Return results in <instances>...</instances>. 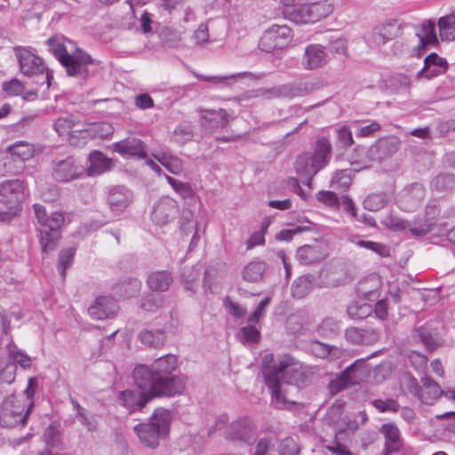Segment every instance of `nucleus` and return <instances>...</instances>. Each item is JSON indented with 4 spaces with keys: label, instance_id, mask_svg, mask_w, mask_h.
<instances>
[{
    "label": "nucleus",
    "instance_id": "nucleus-1",
    "mask_svg": "<svg viewBox=\"0 0 455 455\" xmlns=\"http://www.w3.org/2000/svg\"><path fill=\"white\" fill-rule=\"evenodd\" d=\"M177 368L178 358L172 354L161 356L150 364H136L132 371L136 388L119 393L122 404L132 413L142 411L156 398L182 394L186 383L182 376L174 373Z\"/></svg>",
    "mask_w": 455,
    "mask_h": 455
},
{
    "label": "nucleus",
    "instance_id": "nucleus-2",
    "mask_svg": "<svg viewBox=\"0 0 455 455\" xmlns=\"http://www.w3.org/2000/svg\"><path fill=\"white\" fill-rule=\"evenodd\" d=\"M45 43L49 51L65 68L68 76L85 80L94 76L100 68V61L93 59L83 49L76 47L74 52H68L63 37L53 36Z\"/></svg>",
    "mask_w": 455,
    "mask_h": 455
},
{
    "label": "nucleus",
    "instance_id": "nucleus-3",
    "mask_svg": "<svg viewBox=\"0 0 455 455\" xmlns=\"http://www.w3.org/2000/svg\"><path fill=\"white\" fill-rule=\"evenodd\" d=\"M440 209L435 203L426 206L423 221L411 222L397 216L390 215L386 218L385 223L393 231L408 230L415 237L425 236L430 234L433 236H443V232L450 226L443 218L439 219Z\"/></svg>",
    "mask_w": 455,
    "mask_h": 455
},
{
    "label": "nucleus",
    "instance_id": "nucleus-4",
    "mask_svg": "<svg viewBox=\"0 0 455 455\" xmlns=\"http://www.w3.org/2000/svg\"><path fill=\"white\" fill-rule=\"evenodd\" d=\"M33 210L36 219V236L42 252L47 255L59 245L65 225V214L62 212H53L49 215L45 207L40 204H33Z\"/></svg>",
    "mask_w": 455,
    "mask_h": 455
},
{
    "label": "nucleus",
    "instance_id": "nucleus-5",
    "mask_svg": "<svg viewBox=\"0 0 455 455\" xmlns=\"http://www.w3.org/2000/svg\"><path fill=\"white\" fill-rule=\"evenodd\" d=\"M313 149L312 154L307 152L299 155L294 164L296 172L307 178V185L310 184L313 177L325 168L331 161L332 152L331 138L324 135L317 136Z\"/></svg>",
    "mask_w": 455,
    "mask_h": 455
},
{
    "label": "nucleus",
    "instance_id": "nucleus-6",
    "mask_svg": "<svg viewBox=\"0 0 455 455\" xmlns=\"http://www.w3.org/2000/svg\"><path fill=\"white\" fill-rule=\"evenodd\" d=\"M172 419L171 411L159 407L155 410L148 421L136 425L133 430L142 444L156 449L160 440L169 435Z\"/></svg>",
    "mask_w": 455,
    "mask_h": 455
},
{
    "label": "nucleus",
    "instance_id": "nucleus-7",
    "mask_svg": "<svg viewBox=\"0 0 455 455\" xmlns=\"http://www.w3.org/2000/svg\"><path fill=\"white\" fill-rule=\"evenodd\" d=\"M308 384L309 379L305 371L289 366L285 363L284 367L282 370V374L278 376L277 394L280 399L277 401L273 393H270L271 404L276 409L291 408L295 404V402L288 398L290 388L291 387H295L296 388H304L308 386Z\"/></svg>",
    "mask_w": 455,
    "mask_h": 455
},
{
    "label": "nucleus",
    "instance_id": "nucleus-8",
    "mask_svg": "<svg viewBox=\"0 0 455 455\" xmlns=\"http://www.w3.org/2000/svg\"><path fill=\"white\" fill-rule=\"evenodd\" d=\"M330 7L325 3L299 4L291 8H284V17L295 24L315 23L326 17Z\"/></svg>",
    "mask_w": 455,
    "mask_h": 455
},
{
    "label": "nucleus",
    "instance_id": "nucleus-9",
    "mask_svg": "<svg viewBox=\"0 0 455 455\" xmlns=\"http://www.w3.org/2000/svg\"><path fill=\"white\" fill-rule=\"evenodd\" d=\"M321 87V83L317 81L301 79L287 83L284 84L274 86L269 89L261 90V95L266 96L267 99L274 98H295L303 97L316 91Z\"/></svg>",
    "mask_w": 455,
    "mask_h": 455
},
{
    "label": "nucleus",
    "instance_id": "nucleus-10",
    "mask_svg": "<svg viewBox=\"0 0 455 455\" xmlns=\"http://www.w3.org/2000/svg\"><path fill=\"white\" fill-rule=\"evenodd\" d=\"M292 39L291 29L286 25L274 24L264 31L259 47L266 52L287 46Z\"/></svg>",
    "mask_w": 455,
    "mask_h": 455
},
{
    "label": "nucleus",
    "instance_id": "nucleus-11",
    "mask_svg": "<svg viewBox=\"0 0 455 455\" xmlns=\"http://www.w3.org/2000/svg\"><path fill=\"white\" fill-rule=\"evenodd\" d=\"M439 323L437 321H428L424 324L415 325L413 330V338L419 340L428 352H433L441 347L444 340L439 332Z\"/></svg>",
    "mask_w": 455,
    "mask_h": 455
},
{
    "label": "nucleus",
    "instance_id": "nucleus-12",
    "mask_svg": "<svg viewBox=\"0 0 455 455\" xmlns=\"http://www.w3.org/2000/svg\"><path fill=\"white\" fill-rule=\"evenodd\" d=\"M225 437L234 443L251 445L257 438V427L248 418L233 422L225 431Z\"/></svg>",
    "mask_w": 455,
    "mask_h": 455
},
{
    "label": "nucleus",
    "instance_id": "nucleus-13",
    "mask_svg": "<svg viewBox=\"0 0 455 455\" xmlns=\"http://www.w3.org/2000/svg\"><path fill=\"white\" fill-rule=\"evenodd\" d=\"M401 140L396 136L381 137L375 140L367 150V157L371 161L382 163L391 158L399 149Z\"/></svg>",
    "mask_w": 455,
    "mask_h": 455
},
{
    "label": "nucleus",
    "instance_id": "nucleus-14",
    "mask_svg": "<svg viewBox=\"0 0 455 455\" xmlns=\"http://www.w3.org/2000/svg\"><path fill=\"white\" fill-rule=\"evenodd\" d=\"M14 52L19 61L20 69L24 76H33L44 74L46 66L39 56L22 46H15Z\"/></svg>",
    "mask_w": 455,
    "mask_h": 455
},
{
    "label": "nucleus",
    "instance_id": "nucleus-15",
    "mask_svg": "<svg viewBox=\"0 0 455 455\" xmlns=\"http://www.w3.org/2000/svg\"><path fill=\"white\" fill-rule=\"evenodd\" d=\"M52 165V177L58 182H68L80 178L84 168L78 164L74 156H68L65 159L54 160Z\"/></svg>",
    "mask_w": 455,
    "mask_h": 455
},
{
    "label": "nucleus",
    "instance_id": "nucleus-16",
    "mask_svg": "<svg viewBox=\"0 0 455 455\" xmlns=\"http://www.w3.org/2000/svg\"><path fill=\"white\" fill-rule=\"evenodd\" d=\"M284 364V361H275L273 354H267L262 358V374L265 384L277 401L280 399L277 394L278 376L282 374Z\"/></svg>",
    "mask_w": 455,
    "mask_h": 455
},
{
    "label": "nucleus",
    "instance_id": "nucleus-17",
    "mask_svg": "<svg viewBox=\"0 0 455 455\" xmlns=\"http://www.w3.org/2000/svg\"><path fill=\"white\" fill-rule=\"evenodd\" d=\"M24 182L14 179L4 180L0 184V202L12 209L24 199Z\"/></svg>",
    "mask_w": 455,
    "mask_h": 455
},
{
    "label": "nucleus",
    "instance_id": "nucleus-18",
    "mask_svg": "<svg viewBox=\"0 0 455 455\" xmlns=\"http://www.w3.org/2000/svg\"><path fill=\"white\" fill-rule=\"evenodd\" d=\"M118 309V303L114 298L99 296L88 307V313L95 320H105L115 317Z\"/></svg>",
    "mask_w": 455,
    "mask_h": 455
},
{
    "label": "nucleus",
    "instance_id": "nucleus-19",
    "mask_svg": "<svg viewBox=\"0 0 455 455\" xmlns=\"http://www.w3.org/2000/svg\"><path fill=\"white\" fill-rule=\"evenodd\" d=\"M132 192L125 186L118 185L111 188L108 194V204L115 214H120L132 202Z\"/></svg>",
    "mask_w": 455,
    "mask_h": 455
},
{
    "label": "nucleus",
    "instance_id": "nucleus-20",
    "mask_svg": "<svg viewBox=\"0 0 455 455\" xmlns=\"http://www.w3.org/2000/svg\"><path fill=\"white\" fill-rule=\"evenodd\" d=\"M116 152L124 157L146 159L148 149L146 144L138 138L130 137L114 144Z\"/></svg>",
    "mask_w": 455,
    "mask_h": 455
},
{
    "label": "nucleus",
    "instance_id": "nucleus-21",
    "mask_svg": "<svg viewBox=\"0 0 455 455\" xmlns=\"http://www.w3.org/2000/svg\"><path fill=\"white\" fill-rule=\"evenodd\" d=\"M202 126L211 132L223 129L229 123L226 109H202L200 115Z\"/></svg>",
    "mask_w": 455,
    "mask_h": 455
},
{
    "label": "nucleus",
    "instance_id": "nucleus-22",
    "mask_svg": "<svg viewBox=\"0 0 455 455\" xmlns=\"http://www.w3.org/2000/svg\"><path fill=\"white\" fill-rule=\"evenodd\" d=\"M178 213L175 201L170 198L160 200L153 209L151 220L158 226H164L173 220Z\"/></svg>",
    "mask_w": 455,
    "mask_h": 455
},
{
    "label": "nucleus",
    "instance_id": "nucleus-23",
    "mask_svg": "<svg viewBox=\"0 0 455 455\" xmlns=\"http://www.w3.org/2000/svg\"><path fill=\"white\" fill-rule=\"evenodd\" d=\"M346 339L355 345H370L377 342L380 338V331L372 327H349L345 331Z\"/></svg>",
    "mask_w": 455,
    "mask_h": 455
},
{
    "label": "nucleus",
    "instance_id": "nucleus-24",
    "mask_svg": "<svg viewBox=\"0 0 455 455\" xmlns=\"http://www.w3.org/2000/svg\"><path fill=\"white\" fill-rule=\"evenodd\" d=\"M379 431L385 438L384 455H390L400 451L403 446V440L397 426L394 423H386L381 426Z\"/></svg>",
    "mask_w": 455,
    "mask_h": 455
},
{
    "label": "nucleus",
    "instance_id": "nucleus-25",
    "mask_svg": "<svg viewBox=\"0 0 455 455\" xmlns=\"http://www.w3.org/2000/svg\"><path fill=\"white\" fill-rule=\"evenodd\" d=\"M327 52L321 44H309L306 47L303 56V67L306 69H315L326 62Z\"/></svg>",
    "mask_w": 455,
    "mask_h": 455
},
{
    "label": "nucleus",
    "instance_id": "nucleus-26",
    "mask_svg": "<svg viewBox=\"0 0 455 455\" xmlns=\"http://www.w3.org/2000/svg\"><path fill=\"white\" fill-rule=\"evenodd\" d=\"M7 357L10 363L18 365L24 371L30 370L33 365V359L26 352L18 347V346L11 340L5 347Z\"/></svg>",
    "mask_w": 455,
    "mask_h": 455
},
{
    "label": "nucleus",
    "instance_id": "nucleus-27",
    "mask_svg": "<svg viewBox=\"0 0 455 455\" xmlns=\"http://www.w3.org/2000/svg\"><path fill=\"white\" fill-rule=\"evenodd\" d=\"M325 258V253L320 245H303L297 251V259L303 265L318 263Z\"/></svg>",
    "mask_w": 455,
    "mask_h": 455
},
{
    "label": "nucleus",
    "instance_id": "nucleus-28",
    "mask_svg": "<svg viewBox=\"0 0 455 455\" xmlns=\"http://www.w3.org/2000/svg\"><path fill=\"white\" fill-rule=\"evenodd\" d=\"M90 165L87 167L88 176L100 175L108 170L112 166L111 159L108 158L100 151H93L89 155Z\"/></svg>",
    "mask_w": 455,
    "mask_h": 455
},
{
    "label": "nucleus",
    "instance_id": "nucleus-29",
    "mask_svg": "<svg viewBox=\"0 0 455 455\" xmlns=\"http://www.w3.org/2000/svg\"><path fill=\"white\" fill-rule=\"evenodd\" d=\"M173 282V278L168 271H156L148 275L147 284L153 291H166Z\"/></svg>",
    "mask_w": 455,
    "mask_h": 455
},
{
    "label": "nucleus",
    "instance_id": "nucleus-30",
    "mask_svg": "<svg viewBox=\"0 0 455 455\" xmlns=\"http://www.w3.org/2000/svg\"><path fill=\"white\" fill-rule=\"evenodd\" d=\"M138 339L146 346L159 348L164 347L166 341V333L160 329H144L140 331Z\"/></svg>",
    "mask_w": 455,
    "mask_h": 455
},
{
    "label": "nucleus",
    "instance_id": "nucleus-31",
    "mask_svg": "<svg viewBox=\"0 0 455 455\" xmlns=\"http://www.w3.org/2000/svg\"><path fill=\"white\" fill-rule=\"evenodd\" d=\"M421 383L423 388L419 392V395L422 403H431L443 393V390L441 389L438 383L429 376L423 377L421 379Z\"/></svg>",
    "mask_w": 455,
    "mask_h": 455
},
{
    "label": "nucleus",
    "instance_id": "nucleus-32",
    "mask_svg": "<svg viewBox=\"0 0 455 455\" xmlns=\"http://www.w3.org/2000/svg\"><path fill=\"white\" fill-rule=\"evenodd\" d=\"M141 289V282L137 278H127L117 283L114 287L116 295L123 299L136 296Z\"/></svg>",
    "mask_w": 455,
    "mask_h": 455
},
{
    "label": "nucleus",
    "instance_id": "nucleus-33",
    "mask_svg": "<svg viewBox=\"0 0 455 455\" xmlns=\"http://www.w3.org/2000/svg\"><path fill=\"white\" fill-rule=\"evenodd\" d=\"M28 420V412L22 414L21 411L3 409L0 411V425L2 427H14L19 424L24 426Z\"/></svg>",
    "mask_w": 455,
    "mask_h": 455
},
{
    "label": "nucleus",
    "instance_id": "nucleus-34",
    "mask_svg": "<svg viewBox=\"0 0 455 455\" xmlns=\"http://www.w3.org/2000/svg\"><path fill=\"white\" fill-rule=\"evenodd\" d=\"M267 265L263 261H251L243 269V278L250 283H257L263 277Z\"/></svg>",
    "mask_w": 455,
    "mask_h": 455
},
{
    "label": "nucleus",
    "instance_id": "nucleus-35",
    "mask_svg": "<svg viewBox=\"0 0 455 455\" xmlns=\"http://www.w3.org/2000/svg\"><path fill=\"white\" fill-rule=\"evenodd\" d=\"M154 157L172 174L178 175L183 171V161L176 156L162 152Z\"/></svg>",
    "mask_w": 455,
    "mask_h": 455
},
{
    "label": "nucleus",
    "instance_id": "nucleus-36",
    "mask_svg": "<svg viewBox=\"0 0 455 455\" xmlns=\"http://www.w3.org/2000/svg\"><path fill=\"white\" fill-rule=\"evenodd\" d=\"M439 35L442 40H455V12L438 20Z\"/></svg>",
    "mask_w": 455,
    "mask_h": 455
},
{
    "label": "nucleus",
    "instance_id": "nucleus-37",
    "mask_svg": "<svg viewBox=\"0 0 455 455\" xmlns=\"http://www.w3.org/2000/svg\"><path fill=\"white\" fill-rule=\"evenodd\" d=\"M372 313L371 304L360 301H353L347 307V315L352 320H363Z\"/></svg>",
    "mask_w": 455,
    "mask_h": 455
},
{
    "label": "nucleus",
    "instance_id": "nucleus-38",
    "mask_svg": "<svg viewBox=\"0 0 455 455\" xmlns=\"http://www.w3.org/2000/svg\"><path fill=\"white\" fill-rule=\"evenodd\" d=\"M8 152L12 156L24 162L33 157L34 147L26 141L20 140L7 148Z\"/></svg>",
    "mask_w": 455,
    "mask_h": 455
},
{
    "label": "nucleus",
    "instance_id": "nucleus-39",
    "mask_svg": "<svg viewBox=\"0 0 455 455\" xmlns=\"http://www.w3.org/2000/svg\"><path fill=\"white\" fill-rule=\"evenodd\" d=\"M312 289V278L310 275L298 277L291 285V295L296 299L305 298Z\"/></svg>",
    "mask_w": 455,
    "mask_h": 455
},
{
    "label": "nucleus",
    "instance_id": "nucleus-40",
    "mask_svg": "<svg viewBox=\"0 0 455 455\" xmlns=\"http://www.w3.org/2000/svg\"><path fill=\"white\" fill-rule=\"evenodd\" d=\"M388 200V196L384 192L373 193L364 199L363 207L370 212H377L384 208Z\"/></svg>",
    "mask_w": 455,
    "mask_h": 455
},
{
    "label": "nucleus",
    "instance_id": "nucleus-41",
    "mask_svg": "<svg viewBox=\"0 0 455 455\" xmlns=\"http://www.w3.org/2000/svg\"><path fill=\"white\" fill-rule=\"evenodd\" d=\"M455 186V176L451 173H441L431 182V187L437 192L451 191Z\"/></svg>",
    "mask_w": 455,
    "mask_h": 455
},
{
    "label": "nucleus",
    "instance_id": "nucleus-42",
    "mask_svg": "<svg viewBox=\"0 0 455 455\" xmlns=\"http://www.w3.org/2000/svg\"><path fill=\"white\" fill-rule=\"evenodd\" d=\"M340 329L339 322L332 317L324 318L317 327V332L323 338L336 336Z\"/></svg>",
    "mask_w": 455,
    "mask_h": 455
},
{
    "label": "nucleus",
    "instance_id": "nucleus-43",
    "mask_svg": "<svg viewBox=\"0 0 455 455\" xmlns=\"http://www.w3.org/2000/svg\"><path fill=\"white\" fill-rule=\"evenodd\" d=\"M416 36L419 38V40H426L427 41V43H431L434 44L437 43L435 21L431 20L424 21L418 28Z\"/></svg>",
    "mask_w": 455,
    "mask_h": 455
},
{
    "label": "nucleus",
    "instance_id": "nucleus-44",
    "mask_svg": "<svg viewBox=\"0 0 455 455\" xmlns=\"http://www.w3.org/2000/svg\"><path fill=\"white\" fill-rule=\"evenodd\" d=\"M75 253V248H67L60 251L57 267L63 279L66 277L67 269L73 264Z\"/></svg>",
    "mask_w": 455,
    "mask_h": 455
},
{
    "label": "nucleus",
    "instance_id": "nucleus-45",
    "mask_svg": "<svg viewBox=\"0 0 455 455\" xmlns=\"http://www.w3.org/2000/svg\"><path fill=\"white\" fill-rule=\"evenodd\" d=\"M164 299L157 293H148L142 297L140 307L148 312H155L164 306Z\"/></svg>",
    "mask_w": 455,
    "mask_h": 455
},
{
    "label": "nucleus",
    "instance_id": "nucleus-46",
    "mask_svg": "<svg viewBox=\"0 0 455 455\" xmlns=\"http://www.w3.org/2000/svg\"><path fill=\"white\" fill-rule=\"evenodd\" d=\"M60 431L58 426L50 424L44 430L43 438L45 443V448L54 449L60 443Z\"/></svg>",
    "mask_w": 455,
    "mask_h": 455
},
{
    "label": "nucleus",
    "instance_id": "nucleus-47",
    "mask_svg": "<svg viewBox=\"0 0 455 455\" xmlns=\"http://www.w3.org/2000/svg\"><path fill=\"white\" fill-rule=\"evenodd\" d=\"M432 67L441 68H443V71H446L448 68V63L445 59L441 58L437 53L431 52L425 58L424 66L418 72L417 78L421 77V76L424 74V72Z\"/></svg>",
    "mask_w": 455,
    "mask_h": 455
},
{
    "label": "nucleus",
    "instance_id": "nucleus-48",
    "mask_svg": "<svg viewBox=\"0 0 455 455\" xmlns=\"http://www.w3.org/2000/svg\"><path fill=\"white\" fill-rule=\"evenodd\" d=\"M399 32V28L395 24L387 23L381 27L379 32L374 34L375 41L379 44H385L394 39Z\"/></svg>",
    "mask_w": 455,
    "mask_h": 455
},
{
    "label": "nucleus",
    "instance_id": "nucleus-49",
    "mask_svg": "<svg viewBox=\"0 0 455 455\" xmlns=\"http://www.w3.org/2000/svg\"><path fill=\"white\" fill-rule=\"evenodd\" d=\"M193 136L194 132L191 125L188 124H181L174 129L172 139L176 143L183 145L191 140Z\"/></svg>",
    "mask_w": 455,
    "mask_h": 455
},
{
    "label": "nucleus",
    "instance_id": "nucleus-50",
    "mask_svg": "<svg viewBox=\"0 0 455 455\" xmlns=\"http://www.w3.org/2000/svg\"><path fill=\"white\" fill-rule=\"evenodd\" d=\"M77 125V123L75 119V116L69 115L65 117H59L54 124V129L60 135L70 134L71 131H74L75 127Z\"/></svg>",
    "mask_w": 455,
    "mask_h": 455
},
{
    "label": "nucleus",
    "instance_id": "nucleus-51",
    "mask_svg": "<svg viewBox=\"0 0 455 455\" xmlns=\"http://www.w3.org/2000/svg\"><path fill=\"white\" fill-rule=\"evenodd\" d=\"M91 139L103 138L112 133L113 128L108 123L99 122L86 125Z\"/></svg>",
    "mask_w": 455,
    "mask_h": 455
},
{
    "label": "nucleus",
    "instance_id": "nucleus-52",
    "mask_svg": "<svg viewBox=\"0 0 455 455\" xmlns=\"http://www.w3.org/2000/svg\"><path fill=\"white\" fill-rule=\"evenodd\" d=\"M91 140V136L86 127L82 129H74V131H71V133L68 135L70 145L76 148H84Z\"/></svg>",
    "mask_w": 455,
    "mask_h": 455
},
{
    "label": "nucleus",
    "instance_id": "nucleus-53",
    "mask_svg": "<svg viewBox=\"0 0 455 455\" xmlns=\"http://www.w3.org/2000/svg\"><path fill=\"white\" fill-rule=\"evenodd\" d=\"M249 323L240 329V335L244 343L258 344L260 340V331L254 325Z\"/></svg>",
    "mask_w": 455,
    "mask_h": 455
},
{
    "label": "nucleus",
    "instance_id": "nucleus-54",
    "mask_svg": "<svg viewBox=\"0 0 455 455\" xmlns=\"http://www.w3.org/2000/svg\"><path fill=\"white\" fill-rule=\"evenodd\" d=\"M168 183L172 188L185 199H191L194 197V190L189 183L177 180L176 179L167 176Z\"/></svg>",
    "mask_w": 455,
    "mask_h": 455
},
{
    "label": "nucleus",
    "instance_id": "nucleus-55",
    "mask_svg": "<svg viewBox=\"0 0 455 455\" xmlns=\"http://www.w3.org/2000/svg\"><path fill=\"white\" fill-rule=\"evenodd\" d=\"M335 132L337 136V143L342 148H347L354 144L352 132L347 125L335 128Z\"/></svg>",
    "mask_w": 455,
    "mask_h": 455
},
{
    "label": "nucleus",
    "instance_id": "nucleus-56",
    "mask_svg": "<svg viewBox=\"0 0 455 455\" xmlns=\"http://www.w3.org/2000/svg\"><path fill=\"white\" fill-rule=\"evenodd\" d=\"M356 244L359 247L370 250L381 257L389 256V248L386 244H383L381 243L367 240H359L356 242Z\"/></svg>",
    "mask_w": 455,
    "mask_h": 455
},
{
    "label": "nucleus",
    "instance_id": "nucleus-57",
    "mask_svg": "<svg viewBox=\"0 0 455 455\" xmlns=\"http://www.w3.org/2000/svg\"><path fill=\"white\" fill-rule=\"evenodd\" d=\"M17 374V367L14 363L6 362L4 365L0 364V382L12 384L14 382Z\"/></svg>",
    "mask_w": 455,
    "mask_h": 455
},
{
    "label": "nucleus",
    "instance_id": "nucleus-58",
    "mask_svg": "<svg viewBox=\"0 0 455 455\" xmlns=\"http://www.w3.org/2000/svg\"><path fill=\"white\" fill-rule=\"evenodd\" d=\"M372 405L380 412H397L400 409V405L397 401L394 399H375L372 401Z\"/></svg>",
    "mask_w": 455,
    "mask_h": 455
},
{
    "label": "nucleus",
    "instance_id": "nucleus-59",
    "mask_svg": "<svg viewBox=\"0 0 455 455\" xmlns=\"http://www.w3.org/2000/svg\"><path fill=\"white\" fill-rule=\"evenodd\" d=\"M24 84L17 78L3 83V91L9 96H18L24 92Z\"/></svg>",
    "mask_w": 455,
    "mask_h": 455
},
{
    "label": "nucleus",
    "instance_id": "nucleus-60",
    "mask_svg": "<svg viewBox=\"0 0 455 455\" xmlns=\"http://www.w3.org/2000/svg\"><path fill=\"white\" fill-rule=\"evenodd\" d=\"M224 306L228 314H230L235 319L243 318L247 313V310L244 307L233 301L229 297H227L224 299Z\"/></svg>",
    "mask_w": 455,
    "mask_h": 455
},
{
    "label": "nucleus",
    "instance_id": "nucleus-61",
    "mask_svg": "<svg viewBox=\"0 0 455 455\" xmlns=\"http://www.w3.org/2000/svg\"><path fill=\"white\" fill-rule=\"evenodd\" d=\"M310 228L307 226H297L293 228L283 229L275 235V239L278 241H291L297 234L309 231Z\"/></svg>",
    "mask_w": 455,
    "mask_h": 455
},
{
    "label": "nucleus",
    "instance_id": "nucleus-62",
    "mask_svg": "<svg viewBox=\"0 0 455 455\" xmlns=\"http://www.w3.org/2000/svg\"><path fill=\"white\" fill-rule=\"evenodd\" d=\"M271 301L270 297H265L259 301L256 309L249 315L247 322L249 323H257L259 319L264 315L267 307Z\"/></svg>",
    "mask_w": 455,
    "mask_h": 455
},
{
    "label": "nucleus",
    "instance_id": "nucleus-63",
    "mask_svg": "<svg viewBox=\"0 0 455 455\" xmlns=\"http://www.w3.org/2000/svg\"><path fill=\"white\" fill-rule=\"evenodd\" d=\"M356 362L347 366L345 370H343L341 372L337 374L341 380L348 387L354 385L356 383Z\"/></svg>",
    "mask_w": 455,
    "mask_h": 455
},
{
    "label": "nucleus",
    "instance_id": "nucleus-64",
    "mask_svg": "<svg viewBox=\"0 0 455 455\" xmlns=\"http://www.w3.org/2000/svg\"><path fill=\"white\" fill-rule=\"evenodd\" d=\"M279 455H299V448L292 439L284 440L279 446Z\"/></svg>",
    "mask_w": 455,
    "mask_h": 455
}]
</instances>
